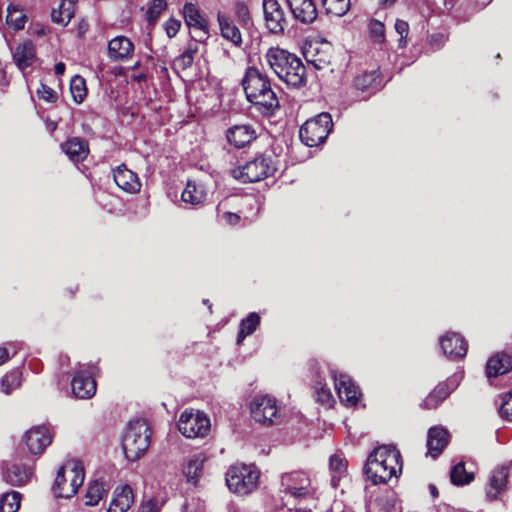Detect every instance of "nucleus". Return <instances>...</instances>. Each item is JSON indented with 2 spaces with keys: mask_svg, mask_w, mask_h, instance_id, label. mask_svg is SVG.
Here are the masks:
<instances>
[{
  "mask_svg": "<svg viewBox=\"0 0 512 512\" xmlns=\"http://www.w3.org/2000/svg\"><path fill=\"white\" fill-rule=\"evenodd\" d=\"M327 14L341 17L350 9V0H321Z\"/></svg>",
  "mask_w": 512,
  "mask_h": 512,
  "instance_id": "nucleus-37",
  "label": "nucleus"
},
{
  "mask_svg": "<svg viewBox=\"0 0 512 512\" xmlns=\"http://www.w3.org/2000/svg\"><path fill=\"white\" fill-rule=\"evenodd\" d=\"M227 488L238 495H246L257 489L258 482H226Z\"/></svg>",
  "mask_w": 512,
  "mask_h": 512,
  "instance_id": "nucleus-45",
  "label": "nucleus"
},
{
  "mask_svg": "<svg viewBox=\"0 0 512 512\" xmlns=\"http://www.w3.org/2000/svg\"><path fill=\"white\" fill-rule=\"evenodd\" d=\"M260 471L254 464L234 463L225 474V480H258Z\"/></svg>",
  "mask_w": 512,
  "mask_h": 512,
  "instance_id": "nucleus-21",
  "label": "nucleus"
},
{
  "mask_svg": "<svg viewBox=\"0 0 512 512\" xmlns=\"http://www.w3.org/2000/svg\"><path fill=\"white\" fill-rule=\"evenodd\" d=\"M266 29L274 35H283L289 25L286 12L278 0H262Z\"/></svg>",
  "mask_w": 512,
  "mask_h": 512,
  "instance_id": "nucleus-8",
  "label": "nucleus"
},
{
  "mask_svg": "<svg viewBox=\"0 0 512 512\" xmlns=\"http://www.w3.org/2000/svg\"><path fill=\"white\" fill-rule=\"evenodd\" d=\"M35 58V49L31 42H25L16 47L13 59L19 69L24 70L29 67Z\"/></svg>",
  "mask_w": 512,
  "mask_h": 512,
  "instance_id": "nucleus-28",
  "label": "nucleus"
},
{
  "mask_svg": "<svg viewBox=\"0 0 512 512\" xmlns=\"http://www.w3.org/2000/svg\"><path fill=\"white\" fill-rule=\"evenodd\" d=\"M182 13L185 24L195 34L196 40L202 41L209 37L208 20L195 4L186 3Z\"/></svg>",
  "mask_w": 512,
  "mask_h": 512,
  "instance_id": "nucleus-10",
  "label": "nucleus"
},
{
  "mask_svg": "<svg viewBox=\"0 0 512 512\" xmlns=\"http://www.w3.org/2000/svg\"><path fill=\"white\" fill-rule=\"evenodd\" d=\"M73 8L74 3L72 1H62L58 10L53 9L51 13L52 21L57 24L67 25L73 17Z\"/></svg>",
  "mask_w": 512,
  "mask_h": 512,
  "instance_id": "nucleus-33",
  "label": "nucleus"
},
{
  "mask_svg": "<svg viewBox=\"0 0 512 512\" xmlns=\"http://www.w3.org/2000/svg\"><path fill=\"white\" fill-rule=\"evenodd\" d=\"M509 477V467L502 466L499 470L495 471L491 480H507Z\"/></svg>",
  "mask_w": 512,
  "mask_h": 512,
  "instance_id": "nucleus-55",
  "label": "nucleus"
},
{
  "mask_svg": "<svg viewBox=\"0 0 512 512\" xmlns=\"http://www.w3.org/2000/svg\"><path fill=\"white\" fill-rule=\"evenodd\" d=\"M35 474V462L30 459H21L8 468V476L17 480H29Z\"/></svg>",
  "mask_w": 512,
  "mask_h": 512,
  "instance_id": "nucleus-27",
  "label": "nucleus"
},
{
  "mask_svg": "<svg viewBox=\"0 0 512 512\" xmlns=\"http://www.w3.org/2000/svg\"><path fill=\"white\" fill-rule=\"evenodd\" d=\"M370 38L375 43H382L385 40V26L382 22L371 19L368 24Z\"/></svg>",
  "mask_w": 512,
  "mask_h": 512,
  "instance_id": "nucleus-42",
  "label": "nucleus"
},
{
  "mask_svg": "<svg viewBox=\"0 0 512 512\" xmlns=\"http://www.w3.org/2000/svg\"><path fill=\"white\" fill-rule=\"evenodd\" d=\"M24 440L31 454L40 455L51 444L52 436L45 426H36L25 433Z\"/></svg>",
  "mask_w": 512,
  "mask_h": 512,
  "instance_id": "nucleus-11",
  "label": "nucleus"
},
{
  "mask_svg": "<svg viewBox=\"0 0 512 512\" xmlns=\"http://www.w3.org/2000/svg\"><path fill=\"white\" fill-rule=\"evenodd\" d=\"M512 369V358L505 353H497L492 356L486 365L487 377H497Z\"/></svg>",
  "mask_w": 512,
  "mask_h": 512,
  "instance_id": "nucleus-23",
  "label": "nucleus"
},
{
  "mask_svg": "<svg viewBox=\"0 0 512 512\" xmlns=\"http://www.w3.org/2000/svg\"><path fill=\"white\" fill-rule=\"evenodd\" d=\"M226 137L231 145L242 148L256 139V132L249 125H235L228 129Z\"/></svg>",
  "mask_w": 512,
  "mask_h": 512,
  "instance_id": "nucleus-19",
  "label": "nucleus"
},
{
  "mask_svg": "<svg viewBox=\"0 0 512 512\" xmlns=\"http://www.w3.org/2000/svg\"><path fill=\"white\" fill-rule=\"evenodd\" d=\"M381 79L377 69L358 75L354 80L356 89L362 92H374L380 87Z\"/></svg>",
  "mask_w": 512,
  "mask_h": 512,
  "instance_id": "nucleus-26",
  "label": "nucleus"
},
{
  "mask_svg": "<svg viewBox=\"0 0 512 512\" xmlns=\"http://www.w3.org/2000/svg\"><path fill=\"white\" fill-rule=\"evenodd\" d=\"M265 57L270 68L287 85L295 88L305 85L306 67L296 55L284 49L272 47Z\"/></svg>",
  "mask_w": 512,
  "mask_h": 512,
  "instance_id": "nucleus-3",
  "label": "nucleus"
},
{
  "mask_svg": "<svg viewBox=\"0 0 512 512\" xmlns=\"http://www.w3.org/2000/svg\"><path fill=\"white\" fill-rule=\"evenodd\" d=\"M181 22L175 18H169L164 23V29L169 38H173L179 32Z\"/></svg>",
  "mask_w": 512,
  "mask_h": 512,
  "instance_id": "nucleus-51",
  "label": "nucleus"
},
{
  "mask_svg": "<svg viewBox=\"0 0 512 512\" xmlns=\"http://www.w3.org/2000/svg\"><path fill=\"white\" fill-rule=\"evenodd\" d=\"M286 476H288L289 478H291L292 480H298V479H301L303 477H309L308 475H306L305 472L303 471H293V472H290L288 474H286Z\"/></svg>",
  "mask_w": 512,
  "mask_h": 512,
  "instance_id": "nucleus-59",
  "label": "nucleus"
},
{
  "mask_svg": "<svg viewBox=\"0 0 512 512\" xmlns=\"http://www.w3.org/2000/svg\"><path fill=\"white\" fill-rule=\"evenodd\" d=\"M396 0H379V5L382 8L391 7L395 4Z\"/></svg>",
  "mask_w": 512,
  "mask_h": 512,
  "instance_id": "nucleus-63",
  "label": "nucleus"
},
{
  "mask_svg": "<svg viewBox=\"0 0 512 512\" xmlns=\"http://www.w3.org/2000/svg\"><path fill=\"white\" fill-rule=\"evenodd\" d=\"M329 467L333 473V479H341L347 477V461L339 454H334L330 457Z\"/></svg>",
  "mask_w": 512,
  "mask_h": 512,
  "instance_id": "nucleus-39",
  "label": "nucleus"
},
{
  "mask_svg": "<svg viewBox=\"0 0 512 512\" xmlns=\"http://www.w3.org/2000/svg\"><path fill=\"white\" fill-rule=\"evenodd\" d=\"M70 91L76 103L83 102L87 94L86 84L84 78L81 76H74L70 83Z\"/></svg>",
  "mask_w": 512,
  "mask_h": 512,
  "instance_id": "nucleus-41",
  "label": "nucleus"
},
{
  "mask_svg": "<svg viewBox=\"0 0 512 512\" xmlns=\"http://www.w3.org/2000/svg\"><path fill=\"white\" fill-rule=\"evenodd\" d=\"M167 8L165 0H153L151 6L148 9V19L151 22L157 20L159 15Z\"/></svg>",
  "mask_w": 512,
  "mask_h": 512,
  "instance_id": "nucleus-49",
  "label": "nucleus"
},
{
  "mask_svg": "<svg viewBox=\"0 0 512 512\" xmlns=\"http://www.w3.org/2000/svg\"><path fill=\"white\" fill-rule=\"evenodd\" d=\"M253 419L262 424H272L277 417L276 399L268 395H257L250 404Z\"/></svg>",
  "mask_w": 512,
  "mask_h": 512,
  "instance_id": "nucleus-9",
  "label": "nucleus"
},
{
  "mask_svg": "<svg viewBox=\"0 0 512 512\" xmlns=\"http://www.w3.org/2000/svg\"><path fill=\"white\" fill-rule=\"evenodd\" d=\"M332 126L331 115L322 112L315 118L307 120L301 126L299 131L300 139L305 145L315 147L326 140L332 130Z\"/></svg>",
  "mask_w": 512,
  "mask_h": 512,
  "instance_id": "nucleus-6",
  "label": "nucleus"
},
{
  "mask_svg": "<svg viewBox=\"0 0 512 512\" xmlns=\"http://www.w3.org/2000/svg\"><path fill=\"white\" fill-rule=\"evenodd\" d=\"M181 198L186 203L198 205L204 202L206 198V191L202 184L188 182L182 192Z\"/></svg>",
  "mask_w": 512,
  "mask_h": 512,
  "instance_id": "nucleus-31",
  "label": "nucleus"
},
{
  "mask_svg": "<svg viewBox=\"0 0 512 512\" xmlns=\"http://www.w3.org/2000/svg\"><path fill=\"white\" fill-rule=\"evenodd\" d=\"M259 324L260 317L255 312L250 313L245 319H243L240 323V330L237 336V344H241L247 336L254 333Z\"/></svg>",
  "mask_w": 512,
  "mask_h": 512,
  "instance_id": "nucleus-32",
  "label": "nucleus"
},
{
  "mask_svg": "<svg viewBox=\"0 0 512 512\" xmlns=\"http://www.w3.org/2000/svg\"><path fill=\"white\" fill-rule=\"evenodd\" d=\"M335 389L341 400L348 406H354L357 404L360 396L358 387L352 381V379L346 374L333 375Z\"/></svg>",
  "mask_w": 512,
  "mask_h": 512,
  "instance_id": "nucleus-12",
  "label": "nucleus"
},
{
  "mask_svg": "<svg viewBox=\"0 0 512 512\" xmlns=\"http://www.w3.org/2000/svg\"><path fill=\"white\" fill-rule=\"evenodd\" d=\"M507 482H488L485 487L486 496L489 500H496L507 489Z\"/></svg>",
  "mask_w": 512,
  "mask_h": 512,
  "instance_id": "nucleus-47",
  "label": "nucleus"
},
{
  "mask_svg": "<svg viewBox=\"0 0 512 512\" xmlns=\"http://www.w3.org/2000/svg\"><path fill=\"white\" fill-rule=\"evenodd\" d=\"M106 492L104 482H90L84 496L85 505L95 506L103 498Z\"/></svg>",
  "mask_w": 512,
  "mask_h": 512,
  "instance_id": "nucleus-35",
  "label": "nucleus"
},
{
  "mask_svg": "<svg viewBox=\"0 0 512 512\" xmlns=\"http://www.w3.org/2000/svg\"><path fill=\"white\" fill-rule=\"evenodd\" d=\"M295 498H304L309 494V491L305 487H291L287 490Z\"/></svg>",
  "mask_w": 512,
  "mask_h": 512,
  "instance_id": "nucleus-54",
  "label": "nucleus"
},
{
  "mask_svg": "<svg viewBox=\"0 0 512 512\" xmlns=\"http://www.w3.org/2000/svg\"><path fill=\"white\" fill-rule=\"evenodd\" d=\"M315 397L316 401L321 404L331 405L334 402L330 389L321 382L315 384Z\"/></svg>",
  "mask_w": 512,
  "mask_h": 512,
  "instance_id": "nucleus-46",
  "label": "nucleus"
},
{
  "mask_svg": "<svg viewBox=\"0 0 512 512\" xmlns=\"http://www.w3.org/2000/svg\"><path fill=\"white\" fill-rule=\"evenodd\" d=\"M211 422L200 410L186 409L178 419V430L187 438H203L210 432Z\"/></svg>",
  "mask_w": 512,
  "mask_h": 512,
  "instance_id": "nucleus-7",
  "label": "nucleus"
},
{
  "mask_svg": "<svg viewBox=\"0 0 512 512\" xmlns=\"http://www.w3.org/2000/svg\"><path fill=\"white\" fill-rule=\"evenodd\" d=\"M402 469L400 452L395 447L383 445L368 455L364 473L368 480H390L400 477Z\"/></svg>",
  "mask_w": 512,
  "mask_h": 512,
  "instance_id": "nucleus-2",
  "label": "nucleus"
},
{
  "mask_svg": "<svg viewBox=\"0 0 512 512\" xmlns=\"http://www.w3.org/2000/svg\"><path fill=\"white\" fill-rule=\"evenodd\" d=\"M72 391L77 398L89 399L96 393V382L90 373L78 371L71 382Z\"/></svg>",
  "mask_w": 512,
  "mask_h": 512,
  "instance_id": "nucleus-16",
  "label": "nucleus"
},
{
  "mask_svg": "<svg viewBox=\"0 0 512 512\" xmlns=\"http://www.w3.org/2000/svg\"><path fill=\"white\" fill-rule=\"evenodd\" d=\"M134 45L131 40L125 36H117L108 44V53L111 59L126 60L132 57Z\"/></svg>",
  "mask_w": 512,
  "mask_h": 512,
  "instance_id": "nucleus-20",
  "label": "nucleus"
},
{
  "mask_svg": "<svg viewBox=\"0 0 512 512\" xmlns=\"http://www.w3.org/2000/svg\"><path fill=\"white\" fill-rule=\"evenodd\" d=\"M499 413L502 418L512 421V391L503 396Z\"/></svg>",
  "mask_w": 512,
  "mask_h": 512,
  "instance_id": "nucleus-48",
  "label": "nucleus"
},
{
  "mask_svg": "<svg viewBox=\"0 0 512 512\" xmlns=\"http://www.w3.org/2000/svg\"><path fill=\"white\" fill-rule=\"evenodd\" d=\"M114 180L119 188L130 193L138 192L141 187L137 175L126 167H118L114 171Z\"/></svg>",
  "mask_w": 512,
  "mask_h": 512,
  "instance_id": "nucleus-22",
  "label": "nucleus"
},
{
  "mask_svg": "<svg viewBox=\"0 0 512 512\" xmlns=\"http://www.w3.org/2000/svg\"><path fill=\"white\" fill-rule=\"evenodd\" d=\"M69 477L71 480H84L85 469L80 460L68 459L58 469L56 480Z\"/></svg>",
  "mask_w": 512,
  "mask_h": 512,
  "instance_id": "nucleus-24",
  "label": "nucleus"
},
{
  "mask_svg": "<svg viewBox=\"0 0 512 512\" xmlns=\"http://www.w3.org/2000/svg\"><path fill=\"white\" fill-rule=\"evenodd\" d=\"M217 22L220 35L233 45L240 47L242 44V34L234 20L225 12H217Z\"/></svg>",
  "mask_w": 512,
  "mask_h": 512,
  "instance_id": "nucleus-14",
  "label": "nucleus"
},
{
  "mask_svg": "<svg viewBox=\"0 0 512 512\" xmlns=\"http://www.w3.org/2000/svg\"><path fill=\"white\" fill-rule=\"evenodd\" d=\"M197 46L189 45L186 50L175 60V65L182 70L192 66Z\"/></svg>",
  "mask_w": 512,
  "mask_h": 512,
  "instance_id": "nucleus-43",
  "label": "nucleus"
},
{
  "mask_svg": "<svg viewBox=\"0 0 512 512\" xmlns=\"http://www.w3.org/2000/svg\"><path fill=\"white\" fill-rule=\"evenodd\" d=\"M294 18L303 24L313 23L317 8L313 0H286Z\"/></svg>",
  "mask_w": 512,
  "mask_h": 512,
  "instance_id": "nucleus-13",
  "label": "nucleus"
},
{
  "mask_svg": "<svg viewBox=\"0 0 512 512\" xmlns=\"http://www.w3.org/2000/svg\"><path fill=\"white\" fill-rule=\"evenodd\" d=\"M38 96L46 101L53 102L57 96L55 91L47 85L42 84L41 88L37 91Z\"/></svg>",
  "mask_w": 512,
  "mask_h": 512,
  "instance_id": "nucleus-52",
  "label": "nucleus"
},
{
  "mask_svg": "<svg viewBox=\"0 0 512 512\" xmlns=\"http://www.w3.org/2000/svg\"><path fill=\"white\" fill-rule=\"evenodd\" d=\"M78 488L79 485H77V482H53L51 492L57 499H67L74 496Z\"/></svg>",
  "mask_w": 512,
  "mask_h": 512,
  "instance_id": "nucleus-36",
  "label": "nucleus"
},
{
  "mask_svg": "<svg viewBox=\"0 0 512 512\" xmlns=\"http://www.w3.org/2000/svg\"><path fill=\"white\" fill-rule=\"evenodd\" d=\"M276 171L275 164L271 156L259 155L253 160L246 162L231 169V176L243 183H252L261 181L272 176Z\"/></svg>",
  "mask_w": 512,
  "mask_h": 512,
  "instance_id": "nucleus-5",
  "label": "nucleus"
},
{
  "mask_svg": "<svg viewBox=\"0 0 512 512\" xmlns=\"http://www.w3.org/2000/svg\"><path fill=\"white\" fill-rule=\"evenodd\" d=\"M383 509L385 510V512H391V510H394L395 509V501L394 499H386V504L383 505Z\"/></svg>",
  "mask_w": 512,
  "mask_h": 512,
  "instance_id": "nucleus-61",
  "label": "nucleus"
},
{
  "mask_svg": "<svg viewBox=\"0 0 512 512\" xmlns=\"http://www.w3.org/2000/svg\"><path fill=\"white\" fill-rule=\"evenodd\" d=\"M448 442L449 433L445 428L439 426L431 427L427 436V454L433 458L438 457L443 452Z\"/></svg>",
  "mask_w": 512,
  "mask_h": 512,
  "instance_id": "nucleus-17",
  "label": "nucleus"
},
{
  "mask_svg": "<svg viewBox=\"0 0 512 512\" xmlns=\"http://www.w3.org/2000/svg\"><path fill=\"white\" fill-rule=\"evenodd\" d=\"M247 100L258 107L263 114H273L279 107V100L271 87L268 76L256 67H249L242 79Z\"/></svg>",
  "mask_w": 512,
  "mask_h": 512,
  "instance_id": "nucleus-1",
  "label": "nucleus"
},
{
  "mask_svg": "<svg viewBox=\"0 0 512 512\" xmlns=\"http://www.w3.org/2000/svg\"><path fill=\"white\" fill-rule=\"evenodd\" d=\"M7 22L17 30L23 29L26 22V17L20 11H11L9 9L7 15Z\"/></svg>",
  "mask_w": 512,
  "mask_h": 512,
  "instance_id": "nucleus-50",
  "label": "nucleus"
},
{
  "mask_svg": "<svg viewBox=\"0 0 512 512\" xmlns=\"http://www.w3.org/2000/svg\"><path fill=\"white\" fill-rule=\"evenodd\" d=\"M9 359L8 351L5 347H0V365L4 364Z\"/></svg>",
  "mask_w": 512,
  "mask_h": 512,
  "instance_id": "nucleus-60",
  "label": "nucleus"
},
{
  "mask_svg": "<svg viewBox=\"0 0 512 512\" xmlns=\"http://www.w3.org/2000/svg\"><path fill=\"white\" fill-rule=\"evenodd\" d=\"M451 389L447 383H439L433 391L423 400L421 406L424 409H435L442 403L450 394Z\"/></svg>",
  "mask_w": 512,
  "mask_h": 512,
  "instance_id": "nucleus-29",
  "label": "nucleus"
},
{
  "mask_svg": "<svg viewBox=\"0 0 512 512\" xmlns=\"http://www.w3.org/2000/svg\"><path fill=\"white\" fill-rule=\"evenodd\" d=\"M223 218L227 223L231 225H236L240 220V217L237 214L231 212H225L223 214Z\"/></svg>",
  "mask_w": 512,
  "mask_h": 512,
  "instance_id": "nucleus-56",
  "label": "nucleus"
},
{
  "mask_svg": "<svg viewBox=\"0 0 512 512\" xmlns=\"http://www.w3.org/2000/svg\"><path fill=\"white\" fill-rule=\"evenodd\" d=\"M65 64L63 62H59L55 65V74L61 76L65 72Z\"/></svg>",
  "mask_w": 512,
  "mask_h": 512,
  "instance_id": "nucleus-62",
  "label": "nucleus"
},
{
  "mask_svg": "<svg viewBox=\"0 0 512 512\" xmlns=\"http://www.w3.org/2000/svg\"><path fill=\"white\" fill-rule=\"evenodd\" d=\"M443 353L450 358H461L466 355L467 343L457 333L451 332L444 335L440 340Z\"/></svg>",
  "mask_w": 512,
  "mask_h": 512,
  "instance_id": "nucleus-15",
  "label": "nucleus"
},
{
  "mask_svg": "<svg viewBox=\"0 0 512 512\" xmlns=\"http://www.w3.org/2000/svg\"><path fill=\"white\" fill-rule=\"evenodd\" d=\"M22 373L19 369H13L6 373L0 380L1 391L9 395L21 385Z\"/></svg>",
  "mask_w": 512,
  "mask_h": 512,
  "instance_id": "nucleus-34",
  "label": "nucleus"
},
{
  "mask_svg": "<svg viewBox=\"0 0 512 512\" xmlns=\"http://www.w3.org/2000/svg\"><path fill=\"white\" fill-rule=\"evenodd\" d=\"M20 500L18 492L4 493L0 498V512H16L20 507Z\"/></svg>",
  "mask_w": 512,
  "mask_h": 512,
  "instance_id": "nucleus-38",
  "label": "nucleus"
},
{
  "mask_svg": "<svg viewBox=\"0 0 512 512\" xmlns=\"http://www.w3.org/2000/svg\"><path fill=\"white\" fill-rule=\"evenodd\" d=\"M395 30L401 36V39H404L408 35L409 25L406 21L397 19L395 22Z\"/></svg>",
  "mask_w": 512,
  "mask_h": 512,
  "instance_id": "nucleus-53",
  "label": "nucleus"
},
{
  "mask_svg": "<svg viewBox=\"0 0 512 512\" xmlns=\"http://www.w3.org/2000/svg\"><path fill=\"white\" fill-rule=\"evenodd\" d=\"M63 151L73 162H79L86 158L88 154V145L80 138H72L62 145Z\"/></svg>",
  "mask_w": 512,
  "mask_h": 512,
  "instance_id": "nucleus-25",
  "label": "nucleus"
},
{
  "mask_svg": "<svg viewBox=\"0 0 512 512\" xmlns=\"http://www.w3.org/2000/svg\"><path fill=\"white\" fill-rule=\"evenodd\" d=\"M234 15L241 26H247L251 22V12L247 2L237 0L233 6Z\"/></svg>",
  "mask_w": 512,
  "mask_h": 512,
  "instance_id": "nucleus-40",
  "label": "nucleus"
},
{
  "mask_svg": "<svg viewBox=\"0 0 512 512\" xmlns=\"http://www.w3.org/2000/svg\"><path fill=\"white\" fill-rule=\"evenodd\" d=\"M134 502L132 488L128 484L118 486L107 512H127Z\"/></svg>",
  "mask_w": 512,
  "mask_h": 512,
  "instance_id": "nucleus-18",
  "label": "nucleus"
},
{
  "mask_svg": "<svg viewBox=\"0 0 512 512\" xmlns=\"http://www.w3.org/2000/svg\"><path fill=\"white\" fill-rule=\"evenodd\" d=\"M429 490H430V493H431V495H432L433 497H437V496H438V490H437V488H436V486H435V485L430 484V485H429Z\"/></svg>",
  "mask_w": 512,
  "mask_h": 512,
  "instance_id": "nucleus-64",
  "label": "nucleus"
},
{
  "mask_svg": "<svg viewBox=\"0 0 512 512\" xmlns=\"http://www.w3.org/2000/svg\"><path fill=\"white\" fill-rule=\"evenodd\" d=\"M152 429L144 418L129 421L122 436V448L129 461L145 455L151 444Z\"/></svg>",
  "mask_w": 512,
  "mask_h": 512,
  "instance_id": "nucleus-4",
  "label": "nucleus"
},
{
  "mask_svg": "<svg viewBox=\"0 0 512 512\" xmlns=\"http://www.w3.org/2000/svg\"><path fill=\"white\" fill-rule=\"evenodd\" d=\"M142 512H159V507L152 500H149L143 506Z\"/></svg>",
  "mask_w": 512,
  "mask_h": 512,
  "instance_id": "nucleus-57",
  "label": "nucleus"
},
{
  "mask_svg": "<svg viewBox=\"0 0 512 512\" xmlns=\"http://www.w3.org/2000/svg\"><path fill=\"white\" fill-rule=\"evenodd\" d=\"M474 471L467 470L464 462L456 464L450 472V480H474Z\"/></svg>",
  "mask_w": 512,
  "mask_h": 512,
  "instance_id": "nucleus-44",
  "label": "nucleus"
},
{
  "mask_svg": "<svg viewBox=\"0 0 512 512\" xmlns=\"http://www.w3.org/2000/svg\"><path fill=\"white\" fill-rule=\"evenodd\" d=\"M182 473L187 480H197L204 477V459L200 456L189 458L183 465Z\"/></svg>",
  "mask_w": 512,
  "mask_h": 512,
  "instance_id": "nucleus-30",
  "label": "nucleus"
},
{
  "mask_svg": "<svg viewBox=\"0 0 512 512\" xmlns=\"http://www.w3.org/2000/svg\"><path fill=\"white\" fill-rule=\"evenodd\" d=\"M327 512H352V510L346 509L341 503H335Z\"/></svg>",
  "mask_w": 512,
  "mask_h": 512,
  "instance_id": "nucleus-58",
  "label": "nucleus"
}]
</instances>
